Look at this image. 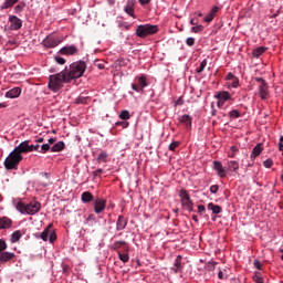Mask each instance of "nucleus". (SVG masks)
Segmentation results:
<instances>
[{
    "label": "nucleus",
    "instance_id": "obj_62",
    "mask_svg": "<svg viewBox=\"0 0 283 283\" xmlns=\"http://www.w3.org/2000/svg\"><path fill=\"white\" fill-rule=\"evenodd\" d=\"M54 143H56V138H50L49 139V145H54Z\"/></svg>",
    "mask_w": 283,
    "mask_h": 283
},
{
    "label": "nucleus",
    "instance_id": "obj_50",
    "mask_svg": "<svg viewBox=\"0 0 283 283\" xmlns=\"http://www.w3.org/2000/svg\"><path fill=\"white\" fill-rule=\"evenodd\" d=\"M213 13H209L205 19H203V21L206 22V23H211V21H213Z\"/></svg>",
    "mask_w": 283,
    "mask_h": 283
},
{
    "label": "nucleus",
    "instance_id": "obj_8",
    "mask_svg": "<svg viewBox=\"0 0 283 283\" xmlns=\"http://www.w3.org/2000/svg\"><path fill=\"white\" fill-rule=\"evenodd\" d=\"M93 207L95 213H103V211H105V208L107 207V200L96 197L93 200Z\"/></svg>",
    "mask_w": 283,
    "mask_h": 283
},
{
    "label": "nucleus",
    "instance_id": "obj_49",
    "mask_svg": "<svg viewBox=\"0 0 283 283\" xmlns=\"http://www.w3.org/2000/svg\"><path fill=\"white\" fill-rule=\"evenodd\" d=\"M219 189H220V186H218V185L210 186V192L211 193H218Z\"/></svg>",
    "mask_w": 283,
    "mask_h": 283
},
{
    "label": "nucleus",
    "instance_id": "obj_25",
    "mask_svg": "<svg viewBox=\"0 0 283 283\" xmlns=\"http://www.w3.org/2000/svg\"><path fill=\"white\" fill-rule=\"evenodd\" d=\"M208 210L212 211L214 216H218V213H222V207L214 205L213 202L208 203Z\"/></svg>",
    "mask_w": 283,
    "mask_h": 283
},
{
    "label": "nucleus",
    "instance_id": "obj_41",
    "mask_svg": "<svg viewBox=\"0 0 283 283\" xmlns=\"http://www.w3.org/2000/svg\"><path fill=\"white\" fill-rule=\"evenodd\" d=\"M263 167H265V169H271L273 167V159L269 158V159L264 160Z\"/></svg>",
    "mask_w": 283,
    "mask_h": 283
},
{
    "label": "nucleus",
    "instance_id": "obj_23",
    "mask_svg": "<svg viewBox=\"0 0 283 283\" xmlns=\"http://www.w3.org/2000/svg\"><path fill=\"white\" fill-rule=\"evenodd\" d=\"M264 148L262 147V144H256V146L252 149L250 158H252V160H255V158H258V156H260Z\"/></svg>",
    "mask_w": 283,
    "mask_h": 283
},
{
    "label": "nucleus",
    "instance_id": "obj_32",
    "mask_svg": "<svg viewBox=\"0 0 283 283\" xmlns=\"http://www.w3.org/2000/svg\"><path fill=\"white\" fill-rule=\"evenodd\" d=\"M21 238H22L21 232L19 230H17L11 234L10 240H11L12 244H14V243L19 242V240H21Z\"/></svg>",
    "mask_w": 283,
    "mask_h": 283
},
{
    "label": "nucleus",
    "instance_id": "obj_55",
    "mask_svg": "<svg viewBox=\"0 0 283 283\" xmlns=\"http://www.w3.org/2000/svg\"><path fill=\"white\" fill-rule=\"evenodd\" d=\"M279 149H280V151H283V136H281V138H280Z\"/></svg>",
    "mask_w": 283,
    "mask_h": 283
},
{
    "label": "nucleus",
    "instance_id": "obj_59",
    "mask_svg": "<svg viewBox=\"0 0 283 283\" xmlns=\"http://www.w3.org/2000/svg\"><path fill=\"white\" fill-rule=\"evenodd\" d=\"M254 282L264 283V279H262L261 276H255Z\"/></svg>",
    "mask_w": 283,
    "mask_h": 283
},
{
    "label": "nucleus",
    "instance_id": "obj_12",
    "mask_svg": "<svg viewBox=\"0 0 283 283\" xmlns=\"http://www.w3.org/2000/svg\"><path fill=\"white\" fill-rule=\"evenodd\" d=\"M10 30H21L23 28V21L19 19L17 15L9 17Z\"/></svg>",
    "mask_w": 283,
    "mask_h": 283
},
{
    "label": "nucleus",
    "instance_id": "obj_16",
    "mask_svg": "<svg viewBox=\"0 0 283 283\" xmlns=\"http://www.w3.org/2000/svg\"><path fill=\"white\" fill-rule=\"evenodd\" d=\"M134 6H136V2L134 0H128L124 7V12L129 17H133V19H136V15L134 14Z\"/></svg>",
    "mask_w": 283,
    "mask_h": 283
},
{
    "label": "nucleus",
    "instance_id": "obj_20",
    "mask_svg": "<svg viewBox=\"0 0 283 283\" xmlns=\"http://www.w3.org/2000/svg\"><path fill=\"white\" fill-rule=\"evenodd\" d=\"M21 96V87H13L6 93L7 98H19Z\"/></svg>",
    "mask_w": 283,
    "mask_h": 283
},
{
    "label": "nucleus",
    "instance_id": "obj_30",
    "mask_svg": "<svg viewBox=\"0 0 283 283\" xmlns=\"http://www.w3.org/2000/svg\"><path fill=\"white\" fill-rule=\"evenodd\" d=\"M229 171L237 172L240 169V164L237 160L228 161Z\"/></svg>",
    "mask_w": 283,
    "mask_h": 283
},
{
    "label": "nucleus",
    "instance_id": "obj_2",
    "mask_svg": "<svg viewBox=\"0 0 283 283\" xmlns=\"http://www.w3.org/2000/svg\"><path fill=\"white\" fill-rule=\"evenodd\" d=\"M21 154H23V150H21L20 146H17L4 160L6 169H17L21 160H23V155Z\"/></svg>",
    "mask_w": 283,
    "mask_h": 283
},
{
    "label": "nucleus",
    "instance_id": "obj_38",
    "mask_svg": "<svg viewBox=\"0 0 283 283\" xmlns=\"http://www.w3.org/2000/svg\"><path fill=\"white\" fill-rule=\"evenodd\" d=\"M207 63H208V61H207V59H205L200 63L199 67L196 70L197 74H202V72H205V69L207 67Z\"/></svg>",
    "mask_w": 283,
    "mask_h": 283
},
{
    "label": "nucleus",
    "instance_id": "obj_31",
    "mask_svg": "<svg viewBox=\"0 0 283 283\" xmlns=\"http://www.w3.org/2000/svg\"><path fill=\"white\" fill-rule=\"evenodd\" d=\"M108 157H109V155L107 154V151L103 150V151L99 153V155H98L96 161H97L98 164H101V163H107V158H108Z\"/></svg>",
    "mask_w": 283,
    "mask_h": 283
},
{
    "label": "nucleus",
    "instance_id": "obj_33",
    "mask_svg": "<svg viewBox=\"0 0 283 283\" xmlns=\"http://www.w3.org/2000/svg\"><path fill=\"white\" fill-rule=\"evenodd\" d=\"M14 3H19V0H6L1 8L2 10H8V8H12Z\"/></svg>",
    "mask_w": 283,
    "mask_h": 283
},
{
    "label": "nucleus",
    "instance_id": "obj_37",
    "mask_svg": "<svg viewBox=\"0 0 283 283\" xmlns=\"http://www.w3.org/2000/svg\"><path fill=\"white\" fill-rule=\"evenodd\" d=\"M238 151H240V149H238L237 146H232V147L230 148V150L228 151L229 158H235Z\"/></svg>",
    "mask_w": 283,
    "mask_h": 283
},
{
    "label": "nucleus",
    "instance_id": "obj_10",
    "mask_svg": "<svg viewBox=\"0 0 283 283\" xmlns=\"http://www.w3.org/2000/svg\"><path fill=\"white\" fill-rule=\"evenodd\" d=\"M41 211V202L35 201L27 205L25 212L28 216H34Z\"/></svg>",
    "mask_w": 283,
    "mask_h": 283
},
{
    "label": "nucleus",
    "instance_id": "obj_35",
    "mask_svg": "<svg viewBox=\"0 0 283 283\" xmlns=\"http://www.w3.org/2000/svg\"><path fill=\"white\" fill-rule=\"evenodd\" d=\"M218 277L219 280H227V277H229V270L227 269L219 270Z\"/></svg>",
    "mask_w": 283,
    "mask_h": 283
},
{
    "label": "nucleus",
    "instance_id": "obj_36",
    "mask_svg": "<svg viewBox=\"0 0 283 283\" xmlns=\"http://www.w3.org/2000/svg\"><path fill=\"white\" fill-rule=\"evenodd\" d=\"M119 260L126 264V262H129V254L123 253L122 251H118L117 253Z\"/></svg>",
    "mask_w": 283,
    "mask_h": 283
},
{
    "label": "nucleus",
    "instance_id": "obj_7",
    "mask_svg": "<svg viewBox=\"0 0 283 283\" xmlns=\"http://www.w3.org/2000/svg\"><path fill=\"white\" fill-rule=\"evenodd\" d=\"M255 81L256 83H260L259 94L262 101H266V98H269V86L266 84V81H264L262 77H256Z\"/></svg>",
    "mask_w": 283,
    "mask_h": 283
},
{
    "label": "nucleus",
    "instance_id": "obj_24",
    "mask_svg": "<svg viewBox=\"0 0 283 283\" xmlns=\"http://www.w3.org/2000/svg\"><path fill=\"white\" fill-rule=\"evenodd\" d=\"M192 118L190 115H184L181 118H180V123H182V125L186 126V129H191V123H192Z\"/></svg>",
    "mask_w": 283,
    "mask_h": 283
},
{
    "label": "nucleus",
    "instance_id": "obj_34",
    "mask_svg": "<svg viewBox=\"0 0 283 283\" xmlns=\"http://www.w3.org/2000/svg\"><path fill=\"white\" fill-rule=\"evenodd\" d=\"M15 209H17V211H19L20 213L25 214L27 205L23 203L22 201H19V202L15 205Z\"/></svg>",
    "mask_w": 283,
    "mask_h": 283
},
{
    "label": "nucleus",
    "instance_id": "obj_63",
    "mask_svg": "<svg viewBox=\"0 0 283 283\" xmlns=\"http://www.w3.org/2000/svg\"><path fill=\"white\" fill-rule=\"evenodd\" d=\"M185 103V101H182V98H179L177 102H176V105H182Z\"/></svg>",
    "mask_w": 283,
    "mask_h": 283
},
{
    "label": "nucleus",
    "instance_id": "obj_26",
    "mask_svg": "<svg viewBox=\"0 0 283 283\" xmlns=\"http://www.w3.org/2000/svg\"><path fill=\"white\" fill-rule=\"evenodd\" d=\"M216 98L220 99V101H231V93L227 92V91H222L219 92L216 96Z\"/></svg>",
    "mask_w": 283,
    "mask_h": 283
},
{
    "label": "nucleus",
    "instance_id": "obj_39",
    "mask_svg": "<svg viewBox=\"0 0 283 283\" xmlns=\"http://www.w3.org/2000/svg\"><path fill=\"white\" fill-rule=\"evenodd\" d=\"M119 118L122 120H129V118H132V115L129 114V111H122L119 114Z\"/></svg>",
    "mask_w": 283,
    "mask_h": 283
},
{
    "label": "nucleus",
    "instance_id": "obj_19",
    "mask_svg": "<svg viewBox=\"0 0 283 283\" xmlns=\"http://www.w3.org/2000/svg\"><path fill=\"white\" fill-rule=\"evenodd\" d=\"M226 81L229 82L230 87H238L240 83V80L235 75H233V73H228L226 75Z\"/></svg>",
    "mask_w": 283,
    "mask_h": 283
},
{
    "label": "nucleus",
    "instance_id": "obj_42",
    "mask_svg": "<svg viewBox=\"0 0 283 283\" xmlns=\"http://www.w3.org/2000/svg\"><path fill=\"white\" fill-rule=\"evenodd\" d=\"M178 147H180V142H172V143L169 145V150H170V151H176V149H178Z\"/></svg>",
    "mask_w": 283,
    "mask_h": 283
},
{
    "label": "nucleus",
    "instance_id": "obj_40",
    "mask_svg": "<svg viewBox=\"0 0 283 283\" xmlns=\"http://www.w3.org/2000/svg\"><path fill=\"white\" fill-rule=\"evenodd\" d=\"M205 30V27L202 24H196L195 27L191 28V32L195 34H198Z\"/></svg>",
    "mask_w": 283,
    "mask_h": 283
},
{
    "label": "nucleus",
    "instance_id": "obj_46",
    "mask_svg": "<svg viewBox=\"0 0 283 283\" xmlns=\"http://www.w3.org/2000/svg\"><path fill=\"white\" fill-rule=\"evenodd\" d=\"M186 44L189 46V48H193V45H196V39L195 38H188L186 40Z\"/></svg>",
    "mask_w": 283,
    "mask_h": 283
},
{
    "label": "nucleus",
    "instance_id": "obj_28",
    "mask_svg": "<svg viewBox=\"0 0 283 283\" xmlns=\"http://www.w3.org/2000/svg\"><path fill=\"white\" fill-rule=\"evenodd\" d=\"M64 149H65V143L63 142H57L55 145L51 147V151L53 153L63 151Z\"/></svg>",
    "mask_w": 283,
    "mask_h": 283
},
{
    "label": "nucleus",
    "instance_id": "obj_3",
    "mask_svg": "<svg viewBox=\"0 0 283 283\" xmlns=\"http://www.w3.org/2000/svg\"><path fill=\"white\" fill-rule=\"evenodd\" d=\"M158 32V25L156 24H140L136 29V34L139 39H145L151 34H156Z\"/></svg>",
    "mask_w": 283,
    "mask_h": 283
},
{
    "label": "nucleus",
    "instance_id": "obj_27",
    "mask_svg": "<svg viewBox=\"0 0 283 283\" xmlns=\"http://www.w3.org/2000/svg\"><path fill=\"white\" fill-rule=\"evenodd\" d=\"M94 195L90 191H85L82 193V202L87 203V202H94Z\"/></svg>",
    "mask_w": 283,
    "mask_h": 283
},
{
    "label": "nucleus",
    "instance_id": "obj_51",
    "mask_svg": "<svg viewBox=\"0 0 283 283\" xmlns=\"http://www.w3.org/2000/svg\"><path fill=\"white\" fill-rule=\"evenodd\" d=\"M205 211H207V208L202 205H199L198 206V213L202 214V213H205Z\"/></svg>",
    "mask_w": 283,
    "mask_h": 283
},
{
    "label": "nucleus",
    "instance_id": "obj_17",
    "mask_svg": "<svg viewBox=\"0 0 283 283\" xmlns=\"http://www.w3.org/2000/svg\"><path fill=\"white\" fill-rule=\"evenodd\" d=\"M15 255L12 252H0V264H6V262H11L14 260Z\"/></svg>",
    "mask_w": 283,
    "mask_h": 283
},
{
    "label": "nucleus",
    "instance_id": "obj_48",
    "mask_svg": "<svg viewBox=\"0 0 283 283\" xmlns=\"http://www.w3.org/2000/svg\"><path fill=\"white\" fill-rule=\"evenodd\" d=\"M94 65L98 67V70H105V64L101 61H95Z\"/></svg>",
    "mask_w": 283,
    "mask_h": 283
},
{
    "label": "nucleus",
    "instance_id": "obj_53",
    "mask_svg": "<svg viewBox=\"0 0 283 283\" xmlns=\"http://www.w3.org/2000/svg\"><path fill=\"white\" fill-rule=\"evenodd\" d=\"M224 101L223 99H218L217 106L219 107V109H222V107H224Z\"/></svg>",
    "mask_w": 283,
    "mask_h": 283
},
{
    "label": "nucleus",
    "instance_id": "obj_64",
    "mask_svg": "<svg viewBox=\"0 0 283 283\" xmlns=\"http://www.w3.org/2000/svg\"><path fill=\"white\" fill-rule=\"evenodd\" d=\"M192 220L196 221V222H198V216H197V214H193V216H192Z\"/></svg>",
    "mask_w": 283,
    "mask_h": 283
},
{
    "label": "nucleus",
    "instance_id": "obj_11",
    "mask_svg": "<svg viewBox=\"0 0 283 283\" xmlns=\"http://www.w3.org/2000/svg\"><path fill=\"white\" fill-rule=\"evenodd\" d=\"M61 40H59L54 35H49L43 40L44 48H56V45H60Z\"/></svg>",
    "mask_w": 283,
    "mask_h": 283
},
{
    "label": "nucleus",
    "instance_id": "obj_22",
    "mask_svg": "<svg viewBox=\"0 0 283 283\" xmlns=\"http://www.w3.org/2000/svg\"><path fill=\"white\" fill-rule=\"evenodd\" d=\"M127 227V220L124 216H119L116 222V231H123Z\"/></svg>",
    "mask_w": 283,
    "mask_h": 283
},
{
    "label": "nucleus",
    "instance_id": "obj_57",
    "mask_svg": "<svg viewBox=\"0 0 283 283\" xmlns=\"http://www.w3.org/2000/svg\"><path fill=\"white\" fill-rule=\"evenodd\" d=\"M190 25H198V18H192L190 20Z\"/></svg>",
    "mask_w": 283,
    "mask_h": 283
},
{
    "label": "nucleus",
    "instance_id": "obj_43",
    "mask_svg": "<svg viewBox=\"0 0 283 283\" xmlns=\"http://www.w3.org/2000/svg\"><path fill=\"white\" fill-rule=\"evenodd\" d=\"M230 118H240V111L233 109L229 113Z\"/></svg>",
    "mask_w": 283,
    "mask_h": 283
},
{
    "label": "nucleus",
    "instance_id": "obj_5",
    "mask_svg": "<svg viewBox=\"0 0 283 283\" xmlns=\"http://www.w3.org/2000/svg\"><path fill=\"white\" fill-rule=\"evenodd\" d=\"M179 197L181 200V205L187 211H193V201H191V197L189 196V192L187 190L181 189L179 191Z\"/></svg>",
    "mask_w": 283,
    "mask_h": 283
},
{
    "label": "nucleus",
    "instance_id": "obj_15",
    "mask_svg": "<svg viewBox=\"0 0 283 283\" xmlns=\"http://www.w3.org/2000/svg\"><path fill=\"white\" fill-rule=\"evenodd\" d=\"M12 224H14L12 219L8 217H0V231L6 229H11Z\"/></svg>",
    "mask_w": 283,
    "mask_h": 283
},
{
    "label": "nucleus",
    "instance_id": "obj_14",
    "mask_svg": "<svg viewBox=\"0 0 283 283\" xmlns=\"http://www.w3.org/2000/svg\"><path fill=\"white\" fill-rule=\"evenodd\" d=\"M59 52L64 56H74V54H78V49L75 45H70L62 48Z\"/></svg>",
    "mask_w": 283,
    "mask_h": 283
},
{
    "label": "nucleus",
    "instance_id": "obj_4",
    "mask_svg": "<svg viewBox=\"0 0 283 283\" xmlns=\"http://www.w3.org/2000/svg\"><path fill=\"white\" fill-rule=\"evenodd\" d=\"M145 87H149V81L147 80V76H136L134 83L132 84V90L143 94V92H145Z\"/></svg>",
    "mask_w": 283,
    "mask_h": 283
},
{
    "label": "nucleus",
    "instance_id": "obj_60",
    "mask_svg": "<svg viewBox=\"0 0 283 283\" xmlns=\"http://www.w3.org/2000/svg\"><path fill=\"white\" fill-rule=\"evenodd\" d=\"M218 13V7H213L210 11V14L214 15Z\"/></svg>",
    "mask_w": 283,
    "mask_h": 283
},
{
    "label": "nucleus",
    "instance_id": "obj_29",
    "mask_svg": "<svg viewBox=\"0 0 283 283\" xmlns=\"http://www.w3.org/2000/svg\"><path fill=\"white\" fill-rule=\"evenodd\" d=\"M264 52H266V48L259 46L252 51V56H254L255 59H260V56H262Z\"/></svg>",
    "mask_w": 283,
    "mask_h": 283
},
{
    "label": "nucleus",
    "instance_id": "obj_21",
    "mask_svg": "<svg viewBox=\"0 0 283 283\" xmlns=\"http://www.w3.org/2000/svg\"><path fill=\"white\" fill-rule=\"evenodd\" d=\"M182 269H184V266H182V255H178L175 260L172 271H174V273H180V271H182Z\"/></svg>",
    "mask_w": 283,
    "mask_h": 283
},
{
    "label": "nucleus",
    "instance_id": "obj_18",
    "mask_svg": "<svg viewBox=\"0 0 283 283\" xmlns=\"http://www.w3.org/2000/svg\"><path fill=\"white\" fill-rule=\"evenodd\" d=\"M113 250L114 251H117V254H118V251H129V248L127 247V241H116L114 244H113Z\"/></svg>",
    "mask_w": 283,
    "mask_h": 283
},
{
    "label": "nucleus",
    "instance_id": "obj_54",
    "mask_svg": "<svg viewBox=\"0 0 283 283\" xmlns=\"http://www.w3.org/2000/svg\"><path fill=\"white\" fill-rule=\"evenodd\" d=\"M14 11L15 12H22L23 11V6H21V4L15 6Z\"/></svg>",
    "mask_w": 283,
    "mask_h": 283
},
{
    "label": "nucleus",
    "instance_id": "obj_45",
    "mask_svg": "<svg viewBox=\"0 0 283 283\" xmlns=\"http://www.w3.org/2000/svg\"><path fill=\"white\" fill-rule=\"evenodd\" d=\"M6 249H8V243L3 239H0V253L6 251Z\"/></svg>",
    "mask_w": 283,
    "mask_h": 283
},
{
    "label": "nucleus",
    "instance_id": "obj_56",
    "mask_svg": "<svg viewBox=\"0 0 283 283\" xmlns=\"http://www.w3.org/2000/svg\"><path fill=\"white\" fill-rule=\"evenodd\" d=\"M103 174V169H97V170H95L94 172H93V176H101Z\"/></svg>",
    "mask_w": 283,
    "mask_h": 283
},
{
    "label": "nucleus",
    "instance_id": "obj_52",
    "mask_svg": "<svg viewBox=\"0 0 283 283\" xmlns=\"http://www.w3.org/2000/svg\"><path fill=\"white\" fill-rule=\"evenodd\" d=\"M254 266L255 269H258L259 271H262V263L258 260L254 261Z\"/></svg>",
    "mask_w": 283,
    "mask_h": 283
},
{
    "label": "nucleus",
    "instance_id": "obj_47",
    "mask_svg": "<svg viewBox=\"0 0 283 283\" xmlns=\"http://www.w3.org/2000/svg\"><path fill=\"white\" fill-rule=\"evenodd\" d=\"M55 62L59 63V65H65V59L61 56H55Z\"/></svg>",
    "mask_w": 283,
    "mask_h": 283
},
{
    "label": "nucleus",
    "instance_id": "obj_6",
    "mask_svg": "<svg viewBox=\"0 0 283 283\" xmlns=\"http://www.w3.org/2000/svg\"><path fill=\"white\" fill-rule=\"evenodd\" d=\"M52 223L48 226V228L44 229V231L40 234L41 240L44 242H55L56 241V233L50 229H52Z\"/></svg>",
    "mask_w": 283,
    "mask_h": 283
},
{
    "label": "nucleus",
    "instance_id": "obj_61",
    "mask_svg": "<svg viewBox=\"0 0 283 283\" xmlns=\"http://www.w3.org/2000/svg\"><path fill=\"white\" fill-rule=\"evenodd\" d=\"M212 111H211V116H216V114H218V111H216V108H213V104L211 105Z\"/></svg>",
    "mask_w": 283,
    "mask_h": 283
},
{
    "label": "nucleus",
    "instance_id": "obj_9",
    "mask_svg": "<svg viewBox=\"0 0 283 283\" xmlns=\"http://www.w3.org/2000/svg\"><path fill=\"white\" fill-rule=\"evenodd\" d=\"M18 146H20V149L23 154H30V151H39V144L36 145H30V140H24L20 143Z\"/></svg>",
    "mask_w": 283,
    "mask_h": 283
},
{
    "label": "nucleus",
    "instance_id": "obj_13",
    "mask_svg": "<svg viewBox=\"0 0 283 283\" xmlns=\"http://www.w3.org/2000/svg\"><path fill=\"white\" fill-rule=\"evenodd\" d=\"M212 169L217 171L219 178H227V169L222 166V161H213Z\"/></svg>",
    "mask_w": 283,
    "mask_h": 283
},
{
    "label": "nucleus",
    "instance_id": "obj_44",
    "mask_svg": "<svg viewBox=\"0 0 283 283\" xmlns=\"http://www.w3.org/2000/svg\"><path fill=\"white\" fill-rule=\"evenodd\" d=\"M50 149H52V147H50V144H43L41 146V150H39V151H40V154H45L46 151H50Z\"/></svg>",
    "mask_w": 283,
    "mask_h": 283
},
{
    "label": "nucleus",
    "instance_id": "obj_58",
    "mask_svg": "<svg viewBox=\"0 0 283 283\" xmlns=\"http://www.w3.org/2000/svg\"><path fill=\"white\" fill-rule=\"evenodd\" d=\"M139 3L142 6H147V4L151 3V0H139Z\"/></svg>",
    "mask_w": 283,
    "mask_h": 283
},
{
    "label": "nucleus",
    "instance_id": "obj_1",
    "mask_svg": "<svg viewBox=\"0 0 283 283\" xmlns=\"http://www.w3.org/2000/svg\"><path fill=\"white\" fill-rule=\"evenodd\" d=\"M87 70V64L84 61L73 62L66 66L62 72L50 75L49 90L51 92H60L64 83H72L76 78H81Z\"/></svg>",
    "mask_w": 283,
    "mask_h": 283
}]
</instances>
